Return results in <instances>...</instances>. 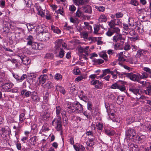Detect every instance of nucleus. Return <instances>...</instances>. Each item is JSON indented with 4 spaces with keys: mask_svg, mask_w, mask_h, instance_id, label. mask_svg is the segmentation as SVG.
<instances>
[{
    "mask_svg": "<svg viewBox=\"0 0 151 151\" xmlns=\"http://www.w3.org/2000/svg\"><path fill=\"white\" fill-rule=\"evenodd\" d=\"M76 5L79 6L84 5L88 2V0H73Z\"/></svg>",
    "mask_w": 151,
    "mask_h": 151,
    "instance_id": "f3484780",
    "label": "nucleus"
},
{
    "mask_svg": "<svg viewBox=\"0 0 151 151\" xmlns=\"http://www.w3.org/2000/svg\"><path fill=\"white\" fill-rule=\"evenodd\" d=\"M147 52V50L139 49L137 51L136 56L138 58H140L144 57Z\"/></svg>",
    "mask_w": 151,
    "mask_h": 151,
    "instance_id": "1a4fd4ad",
    "label": "nucleus"
},
{
    "mask_svg": "<svg viewBox=\"0 0 151 151\" xmlns=\"http://www.w3.org/2000/svg\"><path fill=\"white\" fill-rule=\"evenodd\" d=\"M19 57L24 65H27L30 64L31 60L28 57L25 56L24 55H19Z\"/></svg>",
    "mask_w": 151,
    "mask_h": 151,
    "instance_id": "f8f14e48",
    "label": "nucleus"
},
{
    "mask_svg": "<svg viewBox=\"0 0 151 151\" xmlns=\"http://www.w3.org/2000/svg\"><path fill=\"white\" fill-rule=\"evenodd\" d=\"M76 8L73 5H70L69 7V10L72 13H73L76 11Z\"/></svg>",
    "mask_w": 151,
    "mask_h": 151,
    "instance_id": "09e8293b",
    "label": "nucleus"
},
{
    "mask_svg": "<svg viewBox=\"0 0 151 151\" xmlns=\"http://www.w3.org/2000/svg\"><path fill=\"white\" fill-rule=\"evenodd\" d=\"M26 78H27V75L26 74L23 75L20 78L18 79V81L19 82H22V81L24 80Z\"/></svg>",
    "mask_w": 151,
    "mask_h": 151,
    "instance_id": "e2e57ef3",
    "label": "nucleus"
},
{
    "mask_svg": "<svg viewBox=\"0 0 151 151\" xmlns=\"http://www.w3.org/2000/svg\"><path fill=\"white\" fill-rule=\"evenodd\" d=\"M81 37L84 39H87L88 37V34L86 32H83L81 33Z\"/></svg>",
    "mask_w": 151,
    "mask_h": 151,
    "instance_id": "de8ad7c7",
    "label": "nucleus"
},
{
    "mask_svg": "<svg viewBox=\"0 0 151 151\" xmlns=\"http://www.w3.org/2000/svg\"><path fill=\"white\" fill-rule=\"evenodd\" d=\"M135 118L132 116H129L127 117L126 121L127 123L129 124H131L135 121Z\"/></svg>",
    "mask_w": 151,
    "mask_h": 151,
    "instance_id": "bb28decb",
    "label": "nucleus"
},
{
    "mask_svg": "<svg viewBox=\"0 0 151 151\" xmlns=\"http://www.w3.org/2000/svg\"><path fill=\"white\" fill-rule=\"evenodd\" d=\"M124 75L127 77L134 81L139 82L141 79V74L139 73L134 74L132 73H124Z\"/></svg>",
    "mask_w": 151,
    "mask_h": 151,
    "instance_id": "20e7f679",
    "label": "nucleus"
},
{
    "mask_svg": "<svg viewBox=\"0 0 151 151\" xmlns=\"http://www.w3.org/2000/svg\"><path fill=\"white\" fill-rule=\"evenodd\" d=\"M26 39L27 40V45H31L34 42V38L31 35L28 36Z\"/></svg>",
    "mask_w": 151,
    "mask_h": 151,
    "instance_id": "a878e982",
    "label": "nucleus"
},
{
    "mask_svg": "<svg viewBox=\"0 0 151 151\" xmlns=\"http://www.w3.org/2000/svg\"><path fill=\"white\" fill-rule=\"evenodd\" d=\"M67 107L66 110L68 113L71 114L75 111V103H71L70 102L67 103Z\"/></svg>",
    "mask_w": 151,
    "mask_h": 151,
    "instance_id": "9d476101",
    "label": "nucleus"
},
{
    "mask_svg": "<svg viewBox=\"0 0 151 151\" xmlns=\"http://www.w3.org/2000/svg\"><path fill=\"white\" fill-rule=\"evenodd\" d=\"M55 45V50L56 53L60 49H65L67 46V44L64 42L63 39L56 40L54 42Z\"/></svg>",
    "mask_w": 151,
    "mask_h": 151,
    "instance_id": "f03ea898",
    "label": "nucleus"
},
{
    "mask_svg": "<svg viewBox=\"0 0 151 151\" xmlns=\"http://www.w3.org/2000/svg\"><path fill=\"white\" fill-rule=\"evenodd\" d=\"M13 84L10 82L5 83L2 85V87L1 90L3 91L10 92L11 88L13 87Z\"/></svg>",
    "mask_w": 151,
    "mask_h": 151,
    "instance_id": "6e6552de",
    "label": "nucleus"
},
{
    "mask_svg": "<svg viewBox=\"0 0 151 151\" xmlns=\"http://www.w3.org/2000/svg\"><path fill=\"white\" fill-rule=\"evenodd\" d=\"M107 20V18L104 15L102 14L100 15L99 19V22H105Z\"/></svg>",
    "mask_w": 151,
    "mask_h": 151,
    "instance_id": "7c9ffc66",
    "label": "nucleus"
},
{
    "mask_svg": "<svg viewBox=\"0 0 151 151\" xmlns=\"http://www.w3.org/2000/svg\"><path fill=\"white\" fill-rule=\"evenodd\" d=\"M72 28V26L68 25L67 23H65V24L64 25V29L65 30H69Z\"/></svg>",
    "mask_w": 151,
    "mask_h": 151,
    "instance_id": "680f3d73",
    "label": "nucleus"
},
{
    "mask_svg": "<svg viewBox=\"0 0 151 151\" xmlns=\"http://www.w3.org/2000/svg\"><path fill=\"white\" fill-rule=\"evenodd\" d=\"M66 111L65 110L61 109L60 106H57L56 107V113L57 117L56 119H54L52 122V125L56 127V128L57 131H60L61 129V119L60 116V113L63 111Z\"/></svg>",
    "mask_w": 151,
    "mask_h": 151,
    "instance_id": "f257e3e1",
    "label": "nucleus"
},
{
    "mask_svg": "<svg viewBox=\"0 0 151 151\" xmlns=\"http://www.w3.org/2000/svg\"><path fill=\"white\" fill-rule=\"evenodd\" d=\"M82 12H81L78 8L76 13V16L78 17H80L81 16Z\"/></svg>",
    "mask_w": 151,
    "mask_h": 151,
    "instance_id": "338daca9",
    "label": "nucleus"
},
{
    "mask_svg": "<svg viewBox=\"0 0 151 151\" xmlns=\"http://www.w3.org/2000/svg\"><path fill=\"white\" fill-rule=\"evenodd\" d=\"M32 147L29 145L25 148H23L24 151H32Z\"/></svg>",
    "mask_w": 151,
    "mask_h": 151,
    "instance_id": "5fc2aeb1",
    "label": "nucleus"
},
{
    "mask_svg": "<svg viewBox=\"0 0 151 151\" xmlns=\"http://www.w3.org/2000/svg\"><path fill=\"white\" fill-rule=\"evenodd\" d=\"M94 139H89L87 142V145L88 146L92 147L94 144Z\"/></svg>",
    "mask_w": 151,
    "mask_h": 151,
    "instance_id": "c756f323",
    "label": "nucleus"
},
{
    "mask_svg": "<svg viewBox=\"0 0 151 151\" xmlns=\"http://www.w3.org/2000/svg\"><path fill=\"white\" fill-rule=\"evenodd\" d=\"M105 107L108 115L109 116V118L110 119H112L114 117V113L113 110L110 109L109 106L108 104H106Z\"/></svg>",
    "mask_w": 151,
    "mask_h": 151,
    "instance_id": "ddd939ff",
    "label": "nucleus"
},
{
    "mask_svg": "<svg viewBox=\"0 0 151 151\" xmlns=\"http://www.w3.org/2000/svg\"><path fill=\"white\" fill-rule=\"evenodd\" d=\"M90 83L91 85L95 86V87L96 88L101 89L102 87V83L97 80H92Z\"/></svg>",
    "mask_w": 151,
    "mask_h": 151,
    "instance_id": "9b49d317",
    "label": "nucleus"
},
{
    "mask_svg": "<svg viewBox=\"0 0 151 151\" xmlns=\"http://www.w3.org/2000/svg\"><path fill=\"white\" fill-rule=\"evenodd\" d=\"M80 144H77L76 145H73V147L76 151H79L80 150Z\"/></svg>",
    "mask_w": 151,
    "mask_h": 151,
    "instance_id": "8fccbe9b",
    "label": "nucleus"
},
{
    "mask_svg": "<svg viewBox=\"0 0 151 151\" xmlns=\"http://www.w3.org/2000/svg\"><path fill=\"white\" fill-rule=\"evenodd\" d=\"M123 40L124 39H123L121 35H117L114 36L113 37V40L114 42H116L119 40Z\"/></svg>",
    "mask_w": 151,
    "mask_h": 151,
    "instance_id": "5701e85b",
    "label": "nucleus"
},
{
    "mask_svg": "<svg viewBox=\"0 0 151 151\" xmlns=\"http://www.w3.org/2000/svg\"><path fill=\"white\" fill-rule=\"evenodd\" d=\"M25 114L23 113H22L19 115V121L21 122H24L25 118L24 117Z\"/></svg>",
    "mask_w": 151,
    "mask_h": 151,
    "instance_id": "a18cd8bd",
    "label": "nucleus"
},
{
    "mask_svg": "<svg viewBox=\"0 0 151 151\" xmlns=\"http://www.w3.org/2000/svg\"><path fill=\"white\" fill-rule=\"evenodd\" d=\"M37 140V137L36 136H34L30 138L29 139V142L31 145H34L36 144V142Z\"/></svg>",
    "mask_w": 151,
    "mask_h": 151,
    "instance_id": "c85d7f7f",
    "label": "nucleus"
},
{
    "mask_svg": "<svg viewBox=\"0 0 151 151\" xmlns=\"http://www.w3.org/2000/svg\"><path fill=\"white\" fill-rule=\"evenodd\" d=\"M16 135H17V133H16L15 136L16 137V138L17 139V141H15V145L16 146L17 149L18 150H21L22 147L21 144L20 143L18 142H19V140H18L19 138L17 137V136Z\"/></svg>",
    "mask_w": 151,
    "mask_h": 151,
    "instance_id": "b1692460",
    "label": "nucleus"
},
{
    "mask_svg": "<svg viewBox=\"0 0 151 151\" xmlns=\"http://www.w3.org/2000/svg\"><path fill=\"white\" fill-rule=\"evenodd\" d=\"M89 47L88 46H86L85 48H83L82 47H80V49H82V51L84 52L86 54H88V49Z\"/></svg>",
    "mask_w": 151,
    "mask_h": 151,
    "instance_id": "3c124183",
    "label": "nucleus"
},
{
    "mask_svg": "<svg viewBox=\"0 0 151 151\" xmlns=\"http://www.w3.org/2000/svg\"><path fill=\"white\" fill-rule=\"evenodd\" d=\"M143 109L145 111L149 112L150 111L151 108L149 105H145L144 106Z\"/></svg>",
    "mask_w": 151,
    "mask_h": 151,
    "instance_id": "ea45409f",
    "label": "nucleus"
},
{
    "mask_svg": "<svg viewBox=\"0 0 151 151\" xmlns=\"http://www.w3.org/2000/svg\"><path fill=\"white\" fill-rule=\"evenodd\" d=\"M61 115L63 119V124L64 126H65L68 124V120L66 116V111H63L61 112Z\"/></svg>",
    "mask_w": 151,
    "mask_h": 151,
    "instance_id": "a211bd4d",
    "label": "nucleus"
},
{
    "mask_svg": "<svg viewBox=\"0 0 151 151\" xmlns=\"http://www.w3.org/2000/svg\"><path fill=\"white\" fill-rule=\"evenodd\" d=\"M129 91L131 92L137 96V99H139L141 97V94L142 91L139 87L138 86H132L130 87L129 88Z\"/></svg>",
    "mask_w": 151,
    "mask_h": 151,
    "instance_id": "7ed1b4c3",
    "label": "nucleus"
},
{
    "mask_svg": "<svg viewBox=\"0 0 151 151\" xmlns=\"http://www.w3.org/2000/svg\"><path fill=\"white\" fill-rule=\"evenodd\" d=\"M89 78H91L92 79H94L95 78H96L97 79H99V77L98 76H97L96 74H93L90 75L89 76Z\"/></svg>",
    "mask_w": 151,
    "mask_h": 151,
    "instance_id": "69168bd1",
    "label": "nucleus"
},
{
    "mask_svg": "<svg viewBox=\"0 0 151 151\" xmlns=\"http://www.w3.org/2000/svg\"><path fill=\"white\" fill-rule=\"evenodd\" d=\"M80 72V70L77 67H75L73 70L74 73L76 75H78Z\"/></svg>",
    "mask_w": 151,
    "mask_h": 151,
    "instance_id": "bf43d9fd",
    "label": "nucleus"
},
{
    "mask_svg": "<svg viewBox=\"0 0 151 151\" xmlns=\"http://www.w3.org/2000/svg\"><path fill=\"white\" fill-rule=\"evenodd\" d=\"M131 48L129 44L125 43L124 44V49L125 50H129Z\"/></svg>",
    "mask_w": 151,
    "mask_h": 151,
    "instance_id": "6e6d98bb",
    "label": "nucleus"
},
{
    "mask_svg": "<svg viewBox=\"0 0 151 151\" xmlns=\"http://www.w3.org/2000/svg\"><path fill=\"white\" fill-rule=\"evenodd\" d=\"M54 78L57 81L61 80L62 78V76L60 73H56L55 76Z\"/></svg>",
    "mask_w": 151,
    "mask_h": 151,
    "instance_id": "79ce46f5",
    "label": "nucleus"
},
{
    "mask_svg": "<svg viewBox=\"0 0 151 151\" xmlns=\"http://www.w3.org/2000/svg\"><path fill=\"white\" fill-rule=\"evenodd\" d=\"M45 57L48 59H52L54 58V56L52 53H47L46 54Z\"/></svg>",
    "mask_w": 151,
    "mask_h": 151,
    "instance_id": "603ef678",
    "label": "nucleus"
},
{
    "mask_svg": "<svg viewBox=\"0 0 151 151\" xmlns=\"http://www.w3.org/2000/svg\"><path fill=\"white\" fill-rule=\"evenodd\" d=\"M110 73L112 76L113 78L116 79L117 77V75L119 73V72L117 71L116 69H115L113 71H111Z\"/></svg>",
    "mask_w": 151,
    "mask_h": 151,
    "instance_id": "72a5a7b5",
    "label": "nucleus"
},
{
    "mask_svg": "<svg viewBox=\"0 0 151 151\" xmlns=\"http://www.w3.org/2000/svg\"><path fill=\"white\" fill-rule=\"evenodd\" d=\"M130 147L132 148L133 151H138L139 149L137 145H136L132 144L130 146Z\"/></svg>",
    "mask_w": 151,
    "mask_h": 151,
    "instance_id": "58836bf2",
    "label": "nucleus"
},
{
    "mask_svg": "<svg viewBox=\"0 0 151 151\" xmlns=\"http://www.w3.org/2000/svg\"><path fill=\"white\" fill-rule=\"evenodd\" d=\"M96 127L98 129L101 130L102 129L103 127V125L102 124L100 123H99L96 125Z\"/></svg>",
    "mask_w": 151,
    "mask_h": 151,
    "instance_id": "052dcab7",
    "label": "nucleus"
},
{
    "mask_svg": "<svg viewBox=\"0 0 151 151\" xmlns=\"http://www.w3.org/2000/svg\"><path fill=\"white\" fill-rule=\"evenodd\" d=\"M51 29L54 32L59 34L61 32L60 30L57 27H55L53 25H52Z\"/></svg>",
    "mask_w": 151,
    "mask_h": 151,
    "instance_id": "473e14b6",
    "label": "nucleus"
},
{
    "mask_svg": "<svg viewBox=\"0 0 151 151\" xmlns=\"http://www.w3.org/2000/svg\"><path fill=\"white\" fill-rule=\"evenodd\" d=\"M118 89L121 91H124L126 89L124 85H119Z\"/></svg>",
    "mask_w": 151,
    "mask_h": 151,
    "instance_id": "0e129e2a",
    "label": "nucleus"
},
{
    "mask_svg": "<svg viewBox=\"0 0 151 151\" xmlns=\"http://www.w3.org/2000/svg\"><path fill=\"white\" fill-rule=\"evenodd\" d=\"M45 27L43 25H41L36 27L37 35L42 33L44 32V28Z\"/></svg>",
    "mask_w": 151,
    "mask_h": 151,
    "instance_id": "412c9836",
    "label": "nucleus"
},
{
    "mask_svg": "<svg viewBox=\"0 0 151 151\" xmlns=\"http://www.w3.org/2000/svg\"><path fill=\"white\" fill-rule=\"evenodd\" d=\"M21 94H24V95L27 97H29L30 96H31L32 93L31 92L28 91H26L25 90H23Z\"/></svg>",
    "mask_w": 151,
    "mask_h": 151,
    "instance_id": "f704fd0d",
    "label": "nucleus"
},
{
    "mask_svg": "<svg viewBox=\"0 0 151 151\" xmlns=\"http://www.w3.org/2000/svg\"><path fill=\"white\" fill-rule=\"evenodd\" d=\"M87 108L88 109L91 111L92 109V105L91 102L90 101H88L87 103Z\"/></svg>",
    "mask_w": 151,
    "mask_h": 151,
    "instance_id": "13d9d810",
    "label": "nucleus"
},
{
    "mask_svg": "<svg viewBox=\"0 0 151 151\" xmlns=\"http://www.w3.org/2000/svg\"><path fill=\"white\" fill-rule=\"evenodd\" d=\"M64 49H60L59 50H60V51L59 53L58 56L60 58H63L65 53V52L63 50Z\"/></svg>",
    "mask_w": 151,
    "mask_h": 151,
    "instance_id": "a19ab883",
    "label": "nucleus"
},
{
    "mask_svg": "<svg viewBox=\"0 0 151 151\" xmlns=\"http://www.w3.org/2000/svg\"><path fill=\"white\" fill-rule=\"evenodd\" d=\"M144 71L141 72V78L145 79L148 78H151V69L147 67H144L143 68Z\"/></svg>",
    "mask_w": 151,
    "mask_h": 151,
    "instance_id": "423d86ee",
    "label": "nucleus"
},
{
    "mask_svg": "<svg viewBox=\"0 0 151 151\" xmlns=\"http://www.w3.org/2000/svg\"><path fill=\"white\" fill-rule=\"evenodd\" d=\"M44 47V45L41 43H39V45L37 48V50H41Z\"/></svg>",
    "mask_w": 151,
    "mask_h": 151,
    "instance_id": "4d7b16f0",
    "label": "nucleus"
},
{
    "mask_svg": "<svg viewBox=\"0 0 151 151\" xmlns=\"http://www.w3.org/2000/svg\"><path fill=\"white\" fill-rule=\"evenodd\" d=\"M109 25L112 28V31L113 32V33L115 32L116 34H118L120 32V29L117 27H114L113 28L112 25L111 24V23L110 22Z\"/></svg>",
    "mask_w": 151,
    "mask_h": 151,
    "instance_id": "393cba45",
    "label": "nucleus"
},
{
    "mask_svg": "<svg viewBox=\"0 0 151 151\" xmlns=\"http://www.w3.org/2000/svg\"><path fill=\"white\" fill-rule=\"evenodd\" d=\"M128 4H131L135 6H137L139 5V3L136 0H131Z\"/></svg>",
    "mask_w": 151,
    "mask_h": 151,
    "instance_id": "e433bc0d",
    "label": "nucleus"
},
{
    "mask_svg": "<svg viewBox=\"0 0 151 151\" xmlns=\"http://www.w3.org/2000/svg\"><path fill=\"white\" fill-rule=\"evenodd\" d=\"M47 78L46 74H44L41 75L38 78V80L40 83L44 84L46 81V79Z\"/></svg>",
    "mask_w": 151,
    "mask_h": 151,
    "instance_id": "aec40b11",
    "label": "nucleus"
},
{
    "mask_svg": "<svg viewBox=\"0 0 151 151\" xmlns=\"http://www.w3.org/2000/svg\"><path fill=\"white\" fill-rule=\"evenodd\" d=\"M119 85L117 83H114L111 86V88L113 89H118Z\"/></svg>",
    "mask_w": 151,
    "mask_h": 151,
    "instance_id": "774afa93",
    "label": "nucleus"
},
{
    "mask_svg": "<svg viewBox=\"0 0 151 151\" xmlns=\"http://www.w3.org/2000/svg\"><path fill=\"white\" fill-rule=\"evenodd\" d=\"M50 37V33L47 32H44L37 35V37L38 38L39 40L45 42L48 40Z\"/></svg>",
    "mask_w": 151,
    "mask_h": 151,
    "instance_id": "39448f33",
    "label": "nucleus"
},
{
    "mask_svg": "<svg viewBox=\"0 0 151 151\" xmlns=\"http://www.w3.org/2000/svg\"><path fill=\"white\" fill-rule=\"evenodd\" d=\"M45 88L46 87L47 88H50L52 87V83L51 82H48L47 83H46L45 85Z\"/></svg>",
    "mask_w": 151,
    "mask_h": 151,
    "instance_id": "864d4df0",
    "label": "nucleus"
},
{
    "mask_svg": "<svg viewBox=\"0 0 151 151\" xmlns=\"http://www.w3.org/2000/svg\"><path fill=\"white\" fill-rule=\"evenodd\" d=\"M95 8L98 11L100 12H103L105 10V8L102 6H96Z\"/></svg>",
    "mask_w": 151,
    "mask_h": 151,
    "instance_id": "c03bdc74",
    "label": "nucleus"
},
{
    "mask_svg": "<svg viewBox=\"0 0 151 151\" xmlns=\"http://www.w3.org/2000/svg\"><path fill=\"white\" fill-rule=\"evenodd\" d=\"M27 78L30 80V82H33V79L34 78H35L36 77V74L34 73H27Z\"/></svg>",
    "mask_w": 151,
    "mask_h": 151,
    "instance_id": "4be33fe9",
    "label": "nucleus"
},
{
    "mask_svg": "<svg viewBox=\"0 0 151 151\" xmlns=\"http://www.w3.org/2000/svg\"><path fill=\"white\" fill-rule=\"evenodd\" d=\"M83 12L91 14L92 12L91 7L89 5L82 6L79 8Z\"/></svg>",
    "mask_w": 151,
    "mask_h": 151,
    "instance_id": "4468645a",
    "label": "nucleus"
},
{
    "mask_svg": "<svg viewBox=\"0 0 151 151\" xmlns=\"http://www.w3.org/2000/svg\"><path fill=\"white\" fill-rule=\"evenodd\" d=\"M86 78V76L85 75H82L80 76H78L75 79V81L79 82L83 79H84Z\"/></svg>",
    "mask_w": 151,
    "mask_h": 151,
    "instance_id": "4c0bfd02",
    "label": "nucleus"
},
{
    "mask_svg": "<svg viewBox=\"0 0 151 151\" xmlns=\"http://www.w3.org/2000/svg\"><path fill=\"white\" fill-rule=\"evenodd\" d=\"M126 61L128 62L131 64H135L138 62V59L136 56L135 57L128 58L127 60Z\"/></svg>",
    "mask_w": 151,
    "mask_h": 151,
    "instance_id": "dca6fc26",
    "label": "nucleus"
},
{
    "mask_svg": "<svg viewBox=\"0 0 151 151\" xmlns=\"http://www.w3.org/2000/svg\"><path fill=\"white\" fill-rule=\"evenodd\" d=\"M39 45V43L36 42H33L31 45L32 49L37 50V48Z\"/></svg>",
    "mask_w": 151,
    "mask_h": 151,
    "instance_id": "49530a36",
    "label": "nucleus"
},
{
    "mask_svg": "<svg viewBox=\"0 0 151 151\" xmlns=\"http://www.w3.org/2000/svg\"><path fill=\"white\" fill-rule=\"evenodd\" d=\"M31 97L32 101L34 102H37L40 101V97L37 95V93L35 92H32Z\"/></svg>",
    "mask_w": 151,
    "mask_h": 151,
    "instance_id": "6ab92c4d",
    "label": "nucleus"
},
{
    "mask_svg": "<svg viewBox=\"0 0 151 151\" xmlns=\"http://www.w3.org/2000/svg\"><path fill=\"white\" fill-rule=\"evenodd\" d=\"M100 56L103 58L105 61H107V60L108 57L107 54L104 52H102L100 53Z\"/></svg>",
    "mask_w": 151,
    "mask_h": 151,
    "instance_id": "37998d69",
    "label": "nucleus"
},
{
    "mask_svg": "<svg viewBox=\"0 0 151 151\" xmlns=\"http://www.w3.org/2000/svg\"><path fill=\"white\" fill-rule=\"evenodd\" d=\"M75 111L76 113H81L83 111L82 105L78 102L75 103Z\"/></svg>",
    "mask_w": 151,
    "mask_h": 151,
    "instance_id": "2eb2a0df",
    "label": "nucleus"
},
{
    "mask_svg": "<svg viewBox=\"0 0 151 151\" xmlns=\"http://www.w3.org/2000/svg\"><path fill=\"white\" fill-rule=\"evenodd\" d=\"M56 89L58 91H60L63 94L65 93V91L63 88L61 86H56Z\"/></svg>",
    "mask_w": 151,
    "mask_h": 151,
    "instance_id": "2f4dec72",
    "label": "nucleus"
},
{
    "mask_svg": "<svg viewBox=\"0 0 151 151\" xmlns=\"http://www.w3.org/2000/svg\"><path fill=\"white\" fill-rule=\"evenodd\" d=\"M136 134V131L133 129L129 128L126 131V137L130 140L133 139Z\"/></svg>",
    "mask_w": 151,
    "mask_h": 151,
    "instance_id": "0eeeda50",
    "label": "nucleus"
},
{
    "mask_svg": "<svg viewBox=\"0 0 151 151\" xmlns=\"http://www.w3.org/2000/svg\"><path fill=\"white\" fill-rule=\"evenodd\" d=\"M123 48L122 44L119 43H117L114 45V49L115 50H122Z\"/></svg>",
    "mask_w": 151,
    "mask_h": 151,
    "instance_id": "cd10ccee",
    "label": "nucleus"
},
{
    "mask_svg": "<svg viewBox=\"0 0 151 151\" xmlns=\"http://www.w3.org/2000/svg\"><path fill=\"white\" fill-rule=\"evenodd\" d=\"M145 92L146 94L151 96V85L147 88L146 90L145 91Z\"/></svg>",
    "mask_w": 151,
    "mask_h": 151,
    "instance_id": "c9c22d12",
    "label": "nucleus"
}]
</instances>
